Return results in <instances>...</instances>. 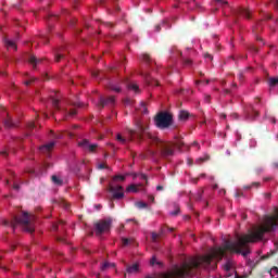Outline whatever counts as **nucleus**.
Wrapping results in <instances>:
<instances>
[{
	"label": "nucleus",
	"mask_w": 278,
	"mask_h": 278,
	"mask_svg": "<svg viewBox=\"0 0 278 278\" xmlns=\"http://www.w3.org/2000/svg\"><path fill=\"white\" fill-rule=\"evenodd\" d=\"M127 131L131 142H134L136 138L139 141L148 140L150 144L159 149V153L162 157H173V155H175V147H177V149L184 147V141L181 140L176 141V143L165 142L150 132H147V127H144L141 122H137V129H128Z\"/></svg>",
	"instance_id": "f257e3e1"
},
{
	"label": "nucleus",
	"mask_w": 278,
	"mask_h": 278,
	"mask_svg": "<svg viewBox=\"0 0 278 278\" xmlns=\"http://www.w3.org/2000/svg\"><path fill=\"white\" fill-rule=\"evenodd\" d=\"M34 220V215H29L28 212H23L22 217L14 216L11 222L4 220L3 225L12 227V229H16L17 225H23L25 231L28 233H34V225L31 222Z\"/></svg>",
	"instance_id": "f03ea898"
},
{
	"label": "nucleus",
	"mask_w": 278,
	"mask_h": 278,
	"mask_svg": "<svg viewBox=\"0 0 278 278\" xmlns=\"http://www.w3.org/2000/svg\"><path fill=\"white\" fill-rule=\"evenodd\" d=\"M154 123L159 129H168L173 125V114L161 112L154 117Z\"/></svg>",
	"instance_id": "7ed1b4c3"
},
{
	"label": "nucleus",
	"mask_w": 278,
	"mask_h": 278,
	"mask_svg": "<svg viewBox=\"0 0 278 278\" xmlns=\"http://www.w3.org/2000/svg\"><path fill=\"white\" fill-rule=\"evenodd\" d=\"M94 229L97 236H102V233H108L112 229V217L100 219L94 224Z\"/></svg>",
	"instance_id": "20e7f679"
},
{
	"label": "nucleus",
	"mask_w": 278,
	"mask_h": 278,
	"mask_svg": "<svg viewBox=\"0 0 278 278\" xmlns=\"http://www.w3.org/2000/svg\"><path fill=\"white\" fill-rule=\"evenodd\" d=\"M52 101V106L54 108V110H56L58 112H63L64 114H66L67 116H76L77 115V110L72 109L68 111V109L62 108L60 106V99L58 98H51Z\"/></svg>",
	"instance_id": "39448f33"
},
{
	"label": "nucleus",
	"mask_w": 278,
	"mask_h": 278,
	"mask_svg": "<svg viewBox=\"0 0 278 278\" xmlns=\"http://www.w3.org/2000/svg\"><path fill=\"white\" fill-rule=\"evenodd\" d=\"M78 147H80V149H84L85 151H89V153H94V151H97V149L99 148L97 143L90 144V141H88V139H84L78 142Z\"/></svg>",
	"instance_id": "423d86ee"
},
{
	"label": "nucleus",
	"mask_w": 278,
	"mask_h": 278,
	"mask_svg": "<svg viewBox=\"0 0 278 278\" xmlns=\"http://www.w3.org/2000/svg\"><path fill=\"white\" fill-rule=\"evenodd\" d=\"M109 192L113 193V199H123L125 197V193L123 192V186L117 185V186H110L109 187Z\"/></svg>",
	"instance_id": "0eeeda50"
},
{
	"label": "nucleus",
	"mask_w": 278,
	"mask_h": 278,
	"mask_svg": "<svg viewBox=\"0 0 278 278\" xmlns=\"http://www.w3.org/2000/svg\"><path fill=\"white\" fill-rule=\"evenodd\" d=\"M115 98L114 96H111V97H100V100H99V108H112L114 106V103H115Z\"/></svg>",
	"instance_id": "6e6552de"
},
{
	"label": "nucleus",
	"mask_w": 278,
	"mask_h": 278,
	"mask_svg": "<svg viewBox=\"0 0 278 278\" xmlns=\"http://www.w3.org/2000/svg\"><path fill=\"white\" fill-rule=\"evenodd\" d=\"M186 5L190 12L198 10V12H203V7L197 2V0H187Z\"/></svg>",
	"instance_id": "1a4fd4ad"
},
{
	"label": "nucleus",
	"mask_w": 278,
	"mask_h": 278,
	"mask_svg": "<svg viewBox=\"0 0 278 278\" xmlns=\"http://www.w3.org/2000/svg\"><path fill=\"white\" fill-rule=\"evenodd\" d=\"M260 116V112L255 111L253 106H250L245 111V118L248 121H255Z\"/></svg>",
	"instance_id": "9d476101"
},
{
	"label": "nucleus",
	"mask_w": 278,
	"mask_h": 278,
	"mask_svg": "<svg viewBox=\"0 0 278 278\" xmlns=\"http://www.w3.org/2000/svg\"><path fill=\"white\" fill-rule=\"evenodd\" d=\"M126 273L128 275H136L140 273V265L138 263H135L132 265H127Z\"/></svg>",
	"instance_id": "9b49d317"
},
{
	"label": "nucleus",
	"mask_w": 278,
	"mask_h": 278,
	"mask_svg": "<svg viewBox=\"0 0 278 278\" xmlns=\"http://www.w3.org/2000/svg\"><path fill=\"white\" fill-rule=\"evenodd\" d=\"M142 77L144 78V81L148 86H160V83L155 79H153L148 73L141 74Z\"/></svg>",
	"instance_id": "f8f14e48"
},
{
	"label": "nucleus",
	"mask_w": 278,
	"mask_h": 278,
	"mask_svg": "<svg viewBox=\"0 0 278 278\" xmlns=\"http://www.w3.org/2000/svg\"><path fill=\"white\" fill-rule=\"evenodd\" d=\"M53 147H55V143H54V141H51V142H49V143H47L45 146H41L39 148V151L41 153H51V151L53 150Z\"/></svg>",
	"instance_id": "ddd939ff"
},
{
	"label": "nucleus",
	"mask_w": 278,
	"mask_h": 278,
	"mask_svg": "<svg viewBox=\"0 0 278 278\" xmlns=\"http://www.w3.org/2000/svg\"><path fill=\"white\" fill-rule=\"evenodd\" d=\"M45 59H38V58H36V55H34V54H30L29 55V58H28V62H29V64H31V66L34 67V68H36V66L38 65V64H42V61H43Z\"/></svg>",
	"instance_id": "4468645a"
},
{
	"label": "nucleus",
	"mask_w": 278,
	"mask_h": 278,
	"mask_svg": "<svg viewBox=\"0 0 278 278\" xmlns=\"http://www.w3.org/2000/svg\"><path fill=\"white\" fill-rule=\"evenodd\" d=\"M237 14L244 16V18H251V11L249 9L239 8L237 10Z\"/></svg>",
	"instance_id": "2eb2a0df"
},
{
	"label": "nucleus",
	"mask_w": 278,
	"mask_h": 278,
	"mask_svg": "<svg viewBox=\"0 0 278 278\" xmlns=\"http://www.w3.org/2000/svg\"><path fill=\"white\" fill-rule=\"evenodd\" d=\"M128 90H134V92L138 93L140 92V87L136 83H130L128 80L125 81Z\"/></svg>",
	"instance_id": "dca6fc26"
},
{
	"label": "nucleus",
	"mask_w": 278,
	"mask_h": 278,
	"mask_svg": "<svg viewBox=\"0 0 278 278\" xmlns=\"http://www.w3.org/2000/svg\"><path fill=\"white\" fill-rule=\"evenodd\" d=\"M4 45H5L7 49H14V51H16V49H17L16 42H14L13 40H10L8 38H4Z\"/></svg>",
	"instance_id": "f3484780"
},
{
	"label": "nucleus",
	"mask_w": 278,
	"mask_h": 278,
	"mask_svg": "<svg viewBox=\"0 0 278 278\" xmlns=\"http://www.w3.org/2000/svg\"><path fill=\"white\" fill-rule=\"evenodd\" d=\"M224 270L226 271V277H231L235 273V270L231 269V263L229 262L224 265Z\"/></svg>",
	"instance_id": "a211bd4d"
},
{
	"label": "nucleus",
	"mask_w": 278,
	"mask_h": 278,
	"mask_svg": "<svg viewBox=\"0 0 278 278\" xmlns=\"http://www.w3.org/2000/svg\"><path fill=\"white\" fill-rule=\"evenodd\" d=\"M179 121H187L190 118V113L188 111H180L178 115Z\"/></svg>",
	"instance_id": "6ab92c4d"
},
{
	"label": "nucleus",
	"mask_w": 278,
	"mask_h": 278,
	"mask_svg": "<svg viewBox=\"0 0 278 278\" xmlns=\"http://www.w3.org/2000/svg\"><path fill=\"white\" fill-rule=\"evenodd\" d=\"M4 127L7 129H12V127H16V125L14 124L11 117H8L7 119H4Z\"/></svg>",
	"instance_id": "aec40b11"
},
{
	"label": "nucleus",
	"mask_w": 278,
	"mask_h": 278,
	"mask_svg": "<svg viewBox=\"0 0 278 278\" xmlns=\"http://www.w3.org/2000/svg\"><path fill=\"white\" fill-rule=\"evenodd\" d=\"M142 60L143 62H146V64H148V66H151L153 64V59H151V55L147 53L142 55Z\"/></svg>",
	"instance_id": "412c9836"
},
{
	"label": "nucleus",
	"mask_w": 278,
	"mask_h": 278,
	"mask_svg": "<svg viewBox=\"0 0 278 278\" xmlns=\"http://www.w3.org/2000/svg\"><path fill=\"white\" fill-rule=\"evenodd\" d=\"M55 62H60L61 60H64V53H62V50H56L54 54Z\"/></svg>",
	"instance_id": "4be33fe9"
},
{
	"label": "nucleus",
	"mask_w": 278,
	"mask_h": 278,
	"mask_svg": "<svg viewBox=\"0 0 278 278\" xmlns=\"http://www.w3.org/2000/svg\"><path fill=\"white\" fill-rule=\"evenodd\" d=\"M260 186H262V184L258 181H255V182H252L251 185L244 186L243 188L244 190H251L253 188H260Z\"/></svg>",
	"instance_id": "5701e85b"
},
{
	"label": "nucleus",
	"mask_w": 278,
	"mask_h": 278,
	"mask_svg": "<svg viewBox=\"0 0 278 278\" xmlns=\"http://www.w3.org/2000/svg\"><path fill=\"white\" fill-rule=\"evenodd\" d=\"M52 181L53 184H55V186H62L64 184V181L62 179H60V177L58 176H52Z\"/></svg>",
	"instance_id": "b1692460"
},
{
	"label": "nucleus",
	"mask_w": 278,
	"mask_h": 278,
	"mask_svg": "<svg viewBox=\"0 0 278 278\" xmlns=\"http://www.w3.org/2000/svg\"><path fill=\"white\" fill-rule=\"evenodd\" d=\"M155 264L156 266H162V262H157V257L152 256V258L150 260V265L155 266Z\"/></svg>",
	"instance_id": "393cba45"
},
{
	"label": "nucleus",
	"mask_w": 278,
	"mask_h": 278,
	"mask_svg": "<svg viewBox=\"0 0 278 278\" xmlns=\"http://www.w3.org/2000/svg\"><path fill=\"white\" fill-rule=\"evenodd\" d=\"M127 192H138V186L137 185H130L126 189Z\"/></svg>",
	"instance_id": "a878e982"
},
{
	"label": "nucleus",
	"mask_w": 278,
	"mask_h": 278,
	"mask_svg": "<svg viewBox=\"0 0 278 278\" xmlns=\"http://www.w3.org/2000/svg\"><path fill=\"white\" fill-rule=\"evenodd\" d=\"M162 237V232L156 233V232H152L151 233V238H152V242H157L159 238Z\"/></svg>",
	"instance_id": "bb28decb"
},
{
	"label": "nucleus",
	"mask_w": 278,
	"mask_h": 278,
	"mask_svg": "<svg viewBox=\"0 0 278 278\" xmlns=\"http://www.w3.org/2000/svg\"><path fill=\"white\" fill-rule=\"evenodd\" d=\"M136 207H138L139 210H146V207H149V204H147L146 202H137Z\"/></svg>",
	"instance_id": "cd10ccee"
},
{
	"label": "nucleus",
	"mask_w": 278,
	"mask_h": 278,
	"mask_svg": "<svg viewBox=\"0 0 278 278\" xmlns=\"http://www.w3.org/2000/svg\"><path fill=\"white\" fill-rule=\"evenodd\" d=\"M174 207H175V211L170 212V216H178L180 212L179 205L175 204Z\"/></svg>",
	"instance_id": "c85d7f7f"
},
{
	"label": "nucleus",
	"mask_w": 278,
	"mask_h": 278,
	"mask_svg": "<svg viewBox=\"0 0 278 278\" xmlns=\"http://www.w3.org/2000/svg\"><path fill=\"white\" fill-rule=\"evenodd\" d=\"M60 205H61V207H63L64 210H68V207H71V204H68V202H66L65 200H61V201H60Z\"/></svg>",
	"instance_id": "c756f323"
},
{
	"label": "nucleus",
	"mask_w": 278,
	"mask_h": 278,
	"mask_svg": "<svg viewBox=\"0 0 278 278\" xmlns=\"http://www.w3.org/2000/svg\"><path fill=\"white\" fill-rule=\"evenodd\" d=\"M278 84V77L269 78V86L275 87Z\"/></svg>",
	"instance_id": "7c9ffc66"
},
{
	"label": "nucleus",
	"mask_w": 278,
	"mask_h": 278,
	"mask_svg": "<svg viewBox=\"0 0 278 278\" xmlns=\"http://www.w3.org/2000/svg\"><path fill=\"white\" fill-rule=\"evenodd\" d=\"M113 181H125V176L116 175L113 177Z\"/></svg>",
	"instance_id": "2f4dec72"
},
{
	"label": "nucleus",
	"mask_w": 278,
	"mask_h": 278,
	"mask_svg": "<svg viewBox=\"0 0 278 278\" xmlns=\"http://www.w3.org/2000/svg\"><path fill=\"white\" fill-rule=\"evenodd\" d=\"M122 242H123V247H127L132 242V240L129 238H122Z\"/></svg>",
	"instance_id": "473e14b6"
},
{
	"label": "nucleus",
	"mask_w": 278,
	"mask_h": 278,
	"mask_svg": "<svg viewBox=\"0 0 278 278\" xmlns=\"http://www.w3.org/2000/svg\"><path fill=\"white\" fill-rule=\"evenodd\" d=\"M116 140H118V142H122V144H125V142H127V139L124 138L121 134L116 136Z\"/></svg>",
	"instance_id": "72a5a7b5"
},
{
	"label": "nucleus",
	"mask_w": 278,
	"mask_h": 278,
	"mask_svg": "<svg viewBox=\"0 0 278 278\" xmlns=\"http://www.w3.org/2000/svg\"><path fill=\"white\" fill-rule=\"evenodd\" d=\"M110 90H113L114 92H121V88L116 85H110Z\"/></svg>",
	"instance_id": "f704fd0d"
},
{
	"label": "nucleus",
	"mask_w": 278,
	"mask_h": 278,
	"mask_svg": "<svg viewBox=\"0 0 278 278\" xmlns=\"http://www.w3.org/2000/svg\"><path fill=\"white\" fill-rule=\"evenodd\" d=\"M37 79H38V78L33 77V78H30L29 80L24 81V84H25V86H31V84H34V81H36Z\"/></svg>",
	"instance_id": "c9c22d12"
},
{
	"label": "nucleus",
	"mask_w": 278,
	"mask_h": 278,
	"mask_svg": "<svg viewBox=\"0 0 278 278\" xmlns=\"http://www.w3.org/2000/svg\"><path fill=\"white\" fill-rule=\"evenodd\" d=\"M206 160H210V156L200 157V159H198L195 162H197V164H201V163H203V162H206Z\"/></svg>",
	"instance_id": "e433bc0d"
},
{
	"label": "nucleus",
	"mask_w": 278,
	"mask_h": 278,
	"mask_svg": "<svg viewBox=\"0 0 278 278\" xmlns=\"http://www.w3.org/2000/svg\"><path fill=\"white\" fill-rule=\"evenodd\" d=\"M110 266H114V264L104 263V264L101 266V270H105L106 268H110Z\"/></svg>",
	"instance_id": "4c0bfd02"
},
{
	"label": "nucleus",
	"mask_w": 278,
	"mask_h": 278,
	"mask_svg": "<svg viewBox=\"0 0 278 278\" xmlns=\"http://www.w3.org/2000/svg\"><path fill=\"white\" fill-rule=\"evenodd\" d=\"M184 64H185L186 66H192V60H190V59H185V60H184Z\"/></svg>",
	"instance_id": "58836bf2"
},
{
	"label": "nucleus",
	"mask_w": 278,
	"mask_h": 278,
	"mask_svg": "<svg viewBox=\"0 0 278 278\" xmlns=\"http://www.w3.org/2000/svg\"><path fill=\"white\" fill-rule=\"evenodd\" d=\"M202 199H203V191H199L197 197H195V200L201 201Z\"/></svg>",
	"instance_id": "ea45409f"
},
{
	"label": "nucleus",
	"mask_w": 278,
	"mask_h": 278,
	"mask_svg": "<svg viewBox=\"0 0 278 278\" xmlns=\"http://www.w3.org/2000/svg\"><path fill=\"white\" fill-rule=\"evenodd\" d=\"M250 51H252L253 53H260V49H257V47L255 46H251Z\"/></svg>",
	"instance_id": "a19ab883"
},
{
	"label": "nucleus",
	"mask_w": 278,
	"mask_h": 278,
	"mask_svg": "<svg viewBox=\"0 0 278 278\" xmlns=\"http://www.w3.org/2000/svg\"><path fill=\"white\" fill-rule=\"evenodd\" d=\"M91 75H92V77H100L101 72L100 71H93Z\"/></svg>",
	"instance_id": "79ce46f5"
},
{
	"label": "nucleus",
	"mask_w": 278,
	"mask_h": 278,
	"mask_svg": "<svg viewBox=\"0 0 278 278\" xmlns=\"http://www.w3.org/2000/svg\"><path fill=\"white\" fill-rule=\"evenodd\" d=\"M98 168H99L100 170H103V168H108V166H106L105 164H103V163H100V164L98 165Z\"/></svg>",
	"instance_id": "37998d69"
},
{
	"label": "nucleus",
	"mask_w": 278,
	"mask_h": 278,
	"mask_svg": "<svg viewBox=\"0 0 278 278\" xmlns=\"http://www.w3.org/2000/svg\"><path fill=\"white\" fill-rule=\"evenodd\" d=\"M204 58H205V60H214V58L210 53H205Z\"/></svg>",
	"instance_id": "c03bdc74"
},
{
	"label": "nucleus",
	"mask_w": 278,
	"mask_h": 278,
	"mask_svg": "<svg viewBox=\"0 0 278 278\" xmlns=\"http://www.w3.org/2000/svg\"><path fill=\"white\" fill-rule=\"evenodd\" d=\"M36 128V124L34 122H30L28 124V129H35Z\"/></svg>",
	"instance_id": "a18cd8bd"
},
{
	"label": "nucleus",
	"mask_w": 278,
	"mask_h": 278,
	"mask_svg": "<svg viewBox=\"0 0 278 278\" xmlns=\"http://www.w3.org/2000/svg\"><path fill=\"white\" fill-rule=\"evenodd\" d=\"M263 172H264V167H257L255 169L256 175H260V173H263Z\"/></svg>",
	"instance_id": "49530a36"
},
{
	"label": "nucleus",
	"mask_w": 278,
	"mask_h": 278,
	"mask_svg": "<svg viewBox=\"0 0 278 278\" xmlns=\"http://www.w3.org/2000/svg\"><path fill=\"white\" fill-rule=\"evenodd\" d=\"M140 179H142L143 181H148V177H147V175H144V174H140Z\"/></svg>",
	"instance_id": "de8ad7c7"
},
{
	"label": "nucleus",
	"mask_w": 278,
	"mask_h": 278,
	"mask_svg": "<svg viewBox=\"0 0 278 278\" xmlns=\"http://www.w3.org/2000/svg\"><path fill=\"white\" fill-rule=\"evenodd\" d=\"M243 195H244V193H242V191H237L236 194H235V197H237V198H240V197H243Z\"/></svg>",
	"instance_id": "09e8293b"
},
{
	"label": "nucleus",
	"mask_w": 278,
	"mask_h": 278,
	"mask_svg": "<svg viewBox=\"0 0 278 278\" xmlns=\"http://www.w3.org/2000/svg\"><path fill=\"white\" fill-rule=\"evenodd\" d=\"M156 190L157 192H162V190H164V186L162 185L156 186Z\"/></svg>",
	"instance_id": "8fccbe9b"
},
{
	"label": "nucleus",
	"mask_w": 278,
	"mask_h": 278,
	"mask_svg": "<svg viewBox=\"0 0 278 278\" xmlns=\"http://www.w3.org/2000/svg\"><path fill=\"white\" fill-rule=\"evenodd\" d=\"M13 190H21V186L18 184L13 185Z\"/></svg>",
	"instance_id": "3c124183"
},
{
	"label": "nucleus",
	"mask_w": 278,
	"mask_h": 278,
	"mask_svg": "<svg viewBox=\"0 0 278 278\" xmlns=\"http://www.w3.org/2000/svg\"><path fill=\"white\" fill-rule=\"evenodd\" d=\"M155 31H162V25L157 24V25L155 26Z\"/></svg>",
	"instance_id": "603ef678"
},
{
	"label": "nucleus",
	"mask_w": 278,
	"mask_h": 278,
	"mask_svg": "<svg viewBox=\"0 0 278 278\" xmlns=\"http://www.w3.org/2000/svg\"><path fill=\"white\" fill-rule=\"evenodd\" d=\"M148 199H149V201H151V203L155 202V197H153V195H149Z\"/></svg>",
	"instance_id": "864d4df0"
},
{
	"label": "nucleus",
	"mask_w": 278,
	"mask_h": 278,
	"mask_svg": "<svg viewBox=\"0 0 278 278\" xmlns=\"http://www.w3.org/2000/svg\"><path fill=\"white\" fill-rule=\"evenodd\" d=\"M43 40V45H47L49 42V38L48 37H42Z\"/></svg>",
	"instance_id": "5fc2aeb1"
},
{
	"label": "nucleus",
	"mask_w": 278,
	"mask_h": 278,
	"mask_svg": "<svg viewBox=\"0 0 278 278\" xmlns=\"http://www.w3.org/2000/svg\"><path fill=\"white\" fill-rule=\"evenodd\" d=\"M230 116L231 118L238 119V113H232Z\"/></svg>",
	"instance_id": "6e6d98bb"
},
{
	"label": "nucleus",
	"mask_w": 278,
	"mask_h": 278,
	"mask_svg": "<svg viewBox=\"0 0 278 278\" xmlns=\"http://www.w3.org/2000/svg\"><path fill=\"white\" fill-rule=\"evenodd\" d=\"M242 79H244V74L240 73L239 74V81H242Z\"/></svg>",
	"instance_id": "4d7b16f0"
},
{
	"label": "nucleus",
	"mask_w": 278,
	"mask_h": 278,
	"mask_svg": "<svg viewBox=\"0 0 278 278\" xmlns=\"http://www.w3.org/2000/svg\"><path fill=\"white\" fill-rule=\"evenodd\" d=\"M274 7L276 10H278V0H274Z\"/></svg>",
	"instance_id": "13d9d810"
},
{
	"label": "nucleus",
	"mask_w": 278,
	"mask_h": 278,
	"mask_svg": "<svg viewBox=\"0 0 278 278\" xmlns=\"http://www.w3.org/2000/svg\"><path fill=\"white\" fill-rule=\"evenodd\" d=\"M268 257H270V254L263 255L262 260H268Z\"/></svg>",
	"instance_id": "bf43d9fd"
},
{
	"label": "nucleus",
	"mask_w": 278,
	"mask_h": 278,
	"mask_svg": "<svg viewBox=\"0 0 278 278\" xmlns=\"http://www.w3.org/2000/svg\"><path fill=\"white\" fill-rule=\"evenodd\" d=\"M264 197H265V199H270L271 194L270 193H265Z\"/></svg>",
	"instance_id": "052dcab7"
},
{
	"label": "nucleus",
	"mask_w": 278,
	"mask_h": 278,
	"mask_svg": "<svg viewBox=\"0 0 278 278\" xmlns=\"http://www.w3.org/2000/svg\"><path fill=\"white\" fill-rule=\"evenodd\" d=\"M150 155H155L157 152L153 151V150H149Z\"/></svg>",
	"instance_id": "680f3d73"
},
{
	"label": "nucleus",
	"mask_w": 278,
	"mask_h": 278,
	"mask_svg": "<svg viewBox=\"0 0 278 278\" xmlns=\"http://www.w3.org/2000/svg\"><path fill=\"white\" fill-rule=\"evenodd\" d=\"M210 99H211V97H210V96H206V97H205V102H206V103H210Z\"/></svg>",
	"instance_id": "e2e57ef3"
},
{
	"label": "nucleus",
	"mask_w": 278,
	"mask_h": 278,
	"mask_svg": "<svg viewBox=\"0 0 278 278\" xmlns=\"http://www.w3.org/2000/svg\"><path fill=\"white\" fill-rule=\"evenodd\" d=\"M266 18H267V21H270V18H273V15L266 14Z\"/></svg>",
	"instance_id": "0e129e2a"
},
{
	"label": "nucleus",
	"mask_w": 278,
	"mask_h": 278,
	"mask_svg": "<svg viewBox=\"0 0 278 278\" xmlns=\"http://www.w3.org/2000/svg\"><path fill=\"white\" fill-rule=\"evenodd\" d=\"M75 108H81V103H74L73 104Z\"/></svg>",
	"instance_id": "69168bd1"
},
{
	"label": "nucleus",
	"mask_w": 278,
	"mask_h": 278,
	"mask_svg": "<svg viewBox=\"0 0 278 278\" xmlns=\"http://www.w3.org/2000/svg\"><path fill=\"white\" fill-rule=\"evenodd\" d=\"M1 155H4V157H7L8 156V152L7 151H2Z\"/></svg>",
	"instance_id": "338daca9"
},
{
	"label": "nucleus",
	"mask_w": 278,
	"mask_h": 278,
	"mask_svg": "<svg viewBox=\"0 0 278 278\" xmlns=\"http://www.w3.org/2000/svg\"><path fill=\"white\" fill-rule=\"evenodd\" d=\"M225 94H229L231 91L229 89L224 90Z\"/></svg>",
	"instance_id": "774afa93"
}]
</instances>
